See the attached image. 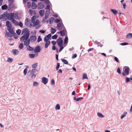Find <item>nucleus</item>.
Here are the masks:
<instances>
[{
	"label": "nucleus",
	"instance_id": "f257e3e1",
	"mask_svg": "<svg viewBox=\"0 0 132 132\" xmlns=\"http://www.w3.org/2000/svg\"><path fill=\"white\" fill-rule=\"evenodd\" d=\"M36 69H32V70H29L28 72V74L30 77L33 78H35L36 76Z\"/></svg>",
	"mask_w": 132,
	"mask_h": 132
},
{
	"label": "nucleus",
	"instance_id": "f03ea898",
	"mask_svg": "<svg viewBox=\"0 0 132 132\" xmlns=\"http://www.w3.org/2000/svg\"><path fill=\"white\" fill-rule=\"evenodd\" d=\"M14 13H7L6 12V17H7L9 20H12L13 19H14Z\"/></svg>",
	"mask_w": 132,
	"mask_h": 132
},
{
	"label": "nucleus",
	"instance_id": "7ed1b4c3",
	"mask_svg": "<svg viewBox=\"0 0 132 132\" xmlns=\"http://www.w3.org/2000/svg\"><path fill=\"white\" fill-rule=\"evenodd\" d=\"M23 33H24V35L27 36V37H29L30 31L27 28H25L23 29L21 34H22Z\"/></svg>",
	"mask_w": 132,
	"mask_h": 132
},
{
	"label": "nucleus",
	"instance_id": "20e7f679",
	"mask_svg": "<svg viewBox=\"0 0 132 132\" xmlns=\"http://www.w3.org/2000/svg\"><path fill=\"white\" fill-rule=\"evenodd\" d=\"M57 43L59 46H63V41L61 37H60L57 40Z\"/></svg>",
	"mask_w": 132,
	"mask_h": 132
},
{
	"label": "nucleus",
	"instance_id": "39448f33",
	"mask_svg": "<svg viewBox=\"0 0 132 132\" xmlns=\"http://www.w3.org/2000/svg\"><path fill=\"white\" fill-rule=\"evenodd\" d=\"M42 82L45 84H46L48 82V79L45 77H43L42 78Z\"/></svg>",
	"mask_w": 132,
	"mask_h": 132
},
{
	"label": "nucleus",
	"instance_id": "423d86ee",
	"mask_svg": "<svg viewBox=\"0 0 132 132\" xmlns=\"http://www.w3.org/2000/svg\"><path fill=\"white\" fill-rule=\"evenodd\" d=\"M38 6L39 9H42L44 7V5L43 3L40 2L38 4Z\"/></svg>",
	"mask_w": 132,
	"mask_h": 132
},
{
	"label": "nucleus",
	"instance_id": "0eeeda50",
	"mask_svg": "<svg viewBox=\"0 0 132 132\" xmlns=\"http://www.w3.org/2000/svg\"><path fill=\"white\" fill-rule=\"evenodd\" d=\"M40 48L39 46H37L35 48V50H34V52H35L39 53L40 51Z\"/></svg>",
	"mask_w": 132,
	"mask_h": 132
},
{
	"label": "nucleus",
	"instance_id": "6e6552de",
	"mask_svg": "<svg viewBox=\"0 0 132 132\" xmlns=\"http://www.w3.org/2000/svg\"><path fill=\"white\" fill-rule=\"evenodd\" d=\"M29 37H27V36H26V35H24L20 38V41L21 42H23L24 40H27V39L29 38Z\"/></svg>",
	"mask_w": 132,
	"mask_h": 132
},
{
	"label": "nucleus",
	"instance_id": "1a4fd4ad",
	"mask_svg": "<svg viewBox=\"0 0 132 132\" xmlns=\"http://www.w3.org/2000/svg\"><path fill=\"white\" fill-rule=\"evenodd\" d=\"M30 38L31 39V42L32 43L35 42L36 39V37L35 36H31L30 37Z\"/></svg>",
	"mask_w": 132,
	"mask_h": 132
},
{
	"label": "nucleus",
	"instance_id": "9d476101",
	"mask_svg": "<svg viewBox=\"0 0 132 132\" xmlns=\"http://www.w3.org/2000/svg\"><path fill=\"white\" fill-rule=\"evenodd\" d=\"M129 67H127L125 69V70L124 71V73H125L126 75H128L129 74Z\"/></svg>",
	"mask_w": 132,
	"mask_h": 132
},
{
	"label": "nucleus",
	"instance_id": "9b49d317",
	"mask_svg": "<svg viewBox=\"0 0 132 132\" xmlns=\"http://www.w3.org/2000/svg\"><path fill=\"white\" fill-rule=\"evenodd\" d=\"M32 23H33L32 25L33 27H34L37 25H38L39 24V21L38 20H37L36 21H34V22Z\"/></svg>",
	"mask_w": 132,
	"mask_h": 132
},
{
	"label": "nucleus",
	"instance_id": "f8f14e48",
	"mask_svg": "<svg viewBox=\"0 0 132 132\" xmlns=\"http://www.w3.org/2000/svg\"><path fill=\"white\" fill-rule=\"evenodd\" d=\"M12 52L14 55H17L19 53V51L16 49H15L12 51Z\"/></svg>",
	"mask_w": 132,
	"mask_h": 132
},
{
	"label": "nucleus",
	"instance_id": "ddd939ff",
	"mask_svg": "<svg viewBox=\"0 0 132 132\" xmlns=\"http://www.w3.org/2000/svg\"><path fill=\"white\" fill-rule=\"evenodd\" d=\"M57 28L59 30H61L62 29V26L61 23H58L57 24Z\"/></svg>",
	"mask_w": 132,
	"mask_h": 132
},
{
	"label": "nucleus",
	"instance_id": "4468645a",
	"mask_svg": "<svg viewBox=\"0 0 132 132\" xmlns=\"http://www.w3.org/2000/svg\"><path fill=\"white\" fill-rule=\"evenodd\" d=\"M12 21L15 26H19L18 22L16 20H15L14 19H13Z\"/></svg>",
	"mask_w": 132,
	"mask_h": 132
},
{
	"label": "nucleus",
	"instance_id": "2eb2a0df",
	"mask_svg": "<svg viewBox=\"0 0 132 132\" xmlns=\"http://www.w3.org/2000/svg\"><path fill=\"white\" fill-rule=\"evenodd\" d=\"M37 7L36 4L34 2H32V3L31 8L33 9H36Z\"/></svg>",
	"mask_w": 132,
	"mask_h": 132
},
{
	"label": "nucleus",
	"instance_id": "dca6fc26",
	"mask_svg": "<svg viewBox=\"0 0 132 132\" xmlns=\"http://www.w3.org/2000/svg\"><path fill=\"white\" fill-rule=\"evenodd\" d=\"M45 11L44 10H41L39 11V14L40 16H43L44 14Z\"/></svg>",
	"mask_w": 132,
	"mask_h": 132
},
{
	"label": "nucleus",
	"instance_id": "f3484780",
	"mask_svg": "<svg viewBox=\"0 0 132 132\" xmlns=\"http://www.w3.org/2000/svg\"><path fill=\"white\" fill-rule=\"evenodd\" d=\"M7 30L11 34H12L14 33V30L11 28V27H9V28H7Z\"/></svg>",
	"mask_w": 132,
	"mask_h": 132
},
{
	"label": "nucleus",
	"instance_id": "a211bd4d",
	"mask_svg": "<svg viewBox=\"0 0 132 132\" xmlns=\"http://www.w3.org/2000/svg\"><path fill=\"white\" fill-rule=\"evenodd\" d=\"M132 38V33H129L126 36V38L130 39Z\"/></svg>",
	"mask_w": 132,
	"mask_h": 132
},
{
	"label": "nucleus",
	"instance_id": "6ab92c4d",
	"mask_svg": "<svg viewBox=\"0 0 132 132\" xmlns=\"http://www.w3.org/2000/svg\"><path fill=\"white\" fill-rule=\"evenodd\" d=\"M50 44V40H48L47 42H46L45 44V47L46 48H47Z\"/></svg>",
	"mask_w": 132,
	"mask_h": 132
},
{
	"label": "nucleus",
	"instance_id": "aec40b11",
	"mask_svg": "<svg viewBox=\"0 0 132 132\" xmlns=\"http://www.w3.org/2000/svg\"><path fill=\"white\" fill-rule=\"evenodd\" d=\"M6 26L7 27V28H9V27H11V25L10 24V22L9 21H6Z\"/></svg>",
	"mask_w": 132,
	"mask_h": 132
},
{
	"label": "nucleus",
	"instance_id": "412c9836",
	"mask_svg": "<svg viewBox=\"0 0 132 132\" xmlns=\"http://www.w3.org/2000/svg\"><path fill=\"white\" fill-rule=\"evenodd\" d=\"M6 17V12L4 13L3 14H1L0 16V20Z\"/></svg>",
	"mask_w": 132,
	"mask_h": 132
},
{
	"label": "nucleus",
	"instance_id": "4be33fe9",
	"mask_svg": "<svg viewBox=\"0 0 132 132\" xmlns=\"http://www.w3.org/2000/svg\"><path fill=\"white\" fill-rule=\"evenodd\" d=\"M29 19L28 18H27L25 20V24L26 26H27L29 24Z\"/></svg>",
	"mask_w": 132,
	"mask_h": 132
},
{
	"label": "nucleus",
	"instance_id": "5701e85b",
	"mask_svg": "<svg viewBox=\"0 0 132 132\" xmlns=\"http://www.w3.org/2000/svg\"><path fill=\"white\" fill-rule=\"evenodd\" d=\"M27 47V50L30 51H32L34 50V49L33 47H31L30 45L28 46Z\"/></svg>",
	"mask_w": 132,
	"mask_h": 132
},
{
	"label": "nucleus",
	"instance_id": "b1692460",
	"mask_svg": "<svg viewBox=\"0 0 132 132\" xmlns=\"http://www.w3.org/2000/svg\"><path fill=\"white\" fill-rule=\"evenodd\" d=\"M56 30L54 28L52 27L51 28V32L52 34H54L56 31Z\"/></svg>",
	"mask_w": 132,
	"mask_h": 132
},
{
	"label": "nucleus",
	"instance_id": "393cba45",
	"mask_svg": "<svg viewBox=\"0 0 132 132\" xmlns=\"http://www.w3.org/2000/svg\"><path fill=\"white\" fill-rule=\"evenodd\" d=\"M8 8V6L6 4L2 6V9L3 10H6Z\"/></svg>",
	"mask_w": 132,
	"mask_h": 132
},
{
	"label": "nucleus",
	"instance_id": "a878e982",
	"mask_svg": "<svg viewBox=\"0 0 132 132\" xmlns=\"http://www.w3.org/2000/svg\"><path fill=\"white\" fill-rule=\"evenodd\" d=\"M38 65V63H36L32 65V67L33 68L32 69H36L35 68L37 67Z\"/></svg>",
	"mask_w": 132,
	"mask_h": 132
},
{
	"label": "nucleus",
	"instance_id": "bb28decb",
	"mask_svg": "<svg viewBox=\"0 0 132 132\" xmlns=\"http://www.w3.org/2000/svg\"><path fill=\"white\" fill-rule=\"evenodd\" d=\"M127 113L126 112H124L123 114L121 115L120 118L121 119H123L124 117L126 116Z\"/></svg>",
	"mask_w": 132,
	"mask_h": 132
},
{
	"label": "nucleus",
	"instance_id": "cd10ccee",
	"mask_svg": "<svg viewBox=\"0 0 132 132\" xmlns=\"http://www.w3.org/2000/svg\"><path fill=\"white\" fill-rule=\"evenodd\" d=\"M68 42V37H65V39L64 40V44H67Z\"/></svg>",
	"mask_w": 132,
	"mask_h": 132
},
{
	"label": "nucleus",
	"instance_id": "c85d7f7f",
	"mask_svg": "<svg viewBox=\"0 0 132 132\" xmlns=\"http://www.w3.org/2000/svg\"><path fill=\"white\" fill-rule=\"evenodd\" d=\"M111 11L114 15H116L118 13V11L114 9H111Z\"/></svg>",
	"mask_w": 132,
	"mask_h": 132
},
{
	"label": "nucleus",
	"instance_id": "c756f323",
	"mask_svg": "<svg viewBox=\"0 0 132 132\" xmlns=\"http://www.w3.org/2000/svg\"><path fill=\"white\" fill-rule=\"evenodd\" d=\"M14 16L15 19L17 20H19L20 19V18L18 16V13H15Z\"/></svg>",
	"mask_w": 132,
	"mask_h": 132
},
{
	"label": "nucleus",
	"instance_id": "7c9ffc66",
	"mask_svg": "<svg viewBox=\"0 0 132 132\" xmlns=\"http://www.w3.org/2000/svg\"><path fill=\"white\" fill-rule=\"evenodd\" d=\"M54 19V18L53 17H51L49 19V21L50 24H52V23Z\"/></svg>",
	"mask_w": 132,
	"mask_h": 132
},
{
	"label": "nucleus",
	"instance_id": "2f4dec72",
	"mask_svg": "<svg viewBox=\"0 0 132 132\" xmlns=\"http://www.w3.org/2000/svg\"><path fill=\"white\" fill-rule=\"evenodd\" d=\"M82 79H88L87 75L86 73H84L82 75Z\"/></svg>",
	"mask_w": 132,
	"mask_h": 132
},
{
	"label": "nucleus",
	"instance_id": "473e14b6",
	"mask_svg": "<svg viewBox=\"0 0 132 132\" xmlns=\"http://www.w3.org/2000/svg\"><path fill=\"white\" fill-rule=\"evenodd\" d=\"M62 62L64 64H68V62L67 61L64 59H61Z\"/></svg>",
	"mask_w": 132,
	"mask_h": 132
},
{
	"label": "nucleus",
	"instance_id": "72a5a7b5",
	"mask_svg": "<svg viewBox=\"0 0 132 132\" xmlns=\"http://www.w3.org/2000/svg\"><path fill=\"white\" fill-rule=\"evenodd\" d=\"M29 44V42H28L27 40H25L24 42V44L26 46H28L29 45H28Z\"/></svg>",
	"mask_w": 132,
	"mask_h": 132
},
{
	"label": "nucleus",
	"instance_id": "f704fd0d",
	"mask_svg": "<svg viewBox=\"0 0 132 132\" xmlns=\"http://www.w3.org/2000/svg\"><path fill=\"white\" fill-rule=\"evenodd\" d=\"M13 59L12 58L10 57H8L7 60V61L9 62H11L13 61Z\"/></svg>",
	"mask_w": 132,
	"mask_h": 132
},
{
	"label": "nucleus",
	"instance_id": "c9c22d12",
	"mask_svg": "<svg viewBox=\"0 0 132 132\" xmlns=\"http://www.w3.org/2000/svg\"><path fill=\"white\" fill-rule=\"evenodd\" d=\"M29 57L31 58V59H33L34 58L35 56V54H29Z\"/></svg>",
	"mask_w": 132,
	"mask_h": 132
},
{
	"label": "nucleus",
	"instance_id": "e433bc0d",
	"mask_svg": "<svg viewBox=\"0 0 132 132\" xmlns=\"http://www.w3.org/2000/svg\"><path fill=\"white\" fill-rule=\"evenodd\" d=\"M97 116L103 118L104 117V116L101 113L98 112L97 113Z\"/></svg>",
	"mask_w": 132,
	"mask_h": 132
},
{
	"label": "nucleus",
	"instance_id": "4c0bfd02",
	"mask_svg": "<svg viewBox=\"0 0 132 132\" xmlns=\"http://www.w3.org/2000/svg\"><path fill=\"white\" fill-rule=\"evenodd\" d=\"M55 109L56 110H59L60 109V106L59 104H57L56 105Z\"/></svg>",
	"mask_w": 132,
	"mask_h": 132
},
{
	"label": "nucleus",
	"instance_id": "58836bf2",
	"mask_svg": "<svg viewBox=\"0 0 132 132\" xmlns=\"http://www.w3.org/2000/svg\"><path fill=\"white\" fill-rule=\"evenodd\" d=\"M95 43L97 45V46H100L101 47L102 46V44L96 41H95Z\"/></svg>",
	"mask_w": 132,
	"mask_h": 132
},
{
	"label": "nucleus",
	"instance_id": "ea45409f",
	"mask_svg": "<svg viewBox=\"0 0 132 132\" xmlns=\"http://www.w3.org/2000/svg\"><path fill=\"white\" fill-rule=\"evenodd\" d=\"M19 47L20 49H23V43H20L19 45Z\"/></svg>",
	"mask_w": 132,
	"mask_h": 132
},
{
	"label": "nucleus",
	"instance_id": "a19ab883",
	"mask_svg": "<svg viewBox=\"0 0 132 132\" xmlns=\"http://www.w3.org/2000/svg\"><path fill=\"white\" fill-rule=\"evenodd\" d=\"M61 31H62L61 34V36H63L65 35V31L64 30H62Z\"/></svg>",
	"mask_w": 132,
	"mask_h": 132
},
{
	"label": "nucleus",
	"instance_id": "79ce46f5",
	"mask_svg": "<svg viewBox=\"0 0 132 132\" xmlns=\"http://www.w3.org/2000/svg\"><path fill=\"white\" fill-rule=\"evenodd\" d=\"M6 35H7L9 37H12L13 36L12 35H11V34H10L7 32H6Z\"/></svg>",
	"mask_w": 132,
	"mask_h": 132
},
{
	"label": "nucleus",
	"instance_id": "37998d69",
	"mask_svg": "<svg viewBox=\"0 0 132 132\" xmlns=\"http://www.w3.org/2000/svg\"><path fill=\"white\" fill-rule=\"evenodd\" d=\"M38 85V83L37 82L34 81L33 85L34 86H37Z\"/></svg>",
	"mask_w": 132,
	"mask_h": 132
},
{
	"label": "nucleus",
	"instance_id": "c03bdc74",
	"mask_svg": "<svg viewBox=\"0 0 132 132\" xmlns=\"http://www.w3.org/2000/svg\"><path fill=\"white\" fill-rule=\"evenodd\" d=\"M21 30L20 29H18L16 31V33L18 35H19L21 32Z\"/></svg>",
	"mask_w": 132,
	"mask_h": 132
},
{
	"label": "nucleus",
	"instance_id": "a18cd8bd",
	"mask_svg": "<svg viewBox=\"0 0 132 132\" xmlns=\"http://www.w3.org/2000/svg\"><path fill=\"white\" fill-rule=\"evenodd\" d=\"M12 4H9V6H8V10L9 11H10V10H11V9L12 8Z\"/></svg>",
	"mask_w": 132,
	"mask_h": 132
},
{
	"label": "nucleus",
	"instance_id": "49530a36",
	"mask_svg": "<svg viewBox=\"0 0 132 132\" xmlns=\"http://www.w3.org/2000/svg\"><path fill=\"white\" fill-rule=\"evenodd\" d=\"M57 37V35H55L52 37V38L53 39H56Z\"/></svg>",
	"mask_w": 132,
	"mask_h": 132
},
{
	"label": "nucleus",
	"instance_id": "de8ad7c7",
	"mask_svg": "<svg viewBox=\"0 0 132 132\" xmlns=\"http://www.w3.org/2000/svg\"><path fill=\"white\" fill-rule=\"evenodd\" d=\"M36 16H32V22H33L34 21H35V20L36 19Z\"/></svg>",
	"mask_w": 132,
	"mask_h": 132
},
{
	"label": "nucleus",
	"instance_id": "09e8293b",
	"mask_svg": "<svg viewBox=\"0 0 132 132\" xmlns=\"http://www.w3.org/2000/svg\"><path fill=\"white\" fill-rule=\"evenodd\" d=\"M50 12V10H47L46 11L45 14V15H46L49 16Z\"/></svg>",
	"mask_w": 132,
	"mask_h": 132
},
{
	"label": "nucleus",
	"instance_id": "8fccbe9b",
	"mask_svg": "<svg viewBox=\"0 0 132 132\" xmlns=\"http://www.w3.org/2000/svg\"><path fill=\"white\" fill-rule=\"evenodd\" d=\"M60 67V63H57V65L56 67V70H57L59 69Z\"/></svg>",
	"mask_w": 132,
	"mask_h": 132
},
{
	"label": "nucleus",
	"instance_id": "3c124183",
	"mask_svg": "<svg viewBox=\"0 0 132 132\" xmlns=\"http://www.w3.org/2000/svg\"><path fill=\"white\" fill-rule=\"evenodd\" d=\"M27 71V68H26L24 69L23 71V73L24 75H25L26 74Z\"/></svg>",
	"mask_w": 132,
	"mask_h": 132
},
{
	"label": "nucleus",
	"instance_id": "603ef678",
	"mask_svg": "<svg viewBox=\"0 0 132 132\" xmlns=\"http://www.w3.org/2000/svg\"><path fill=\"white\" fill-rule=\"evenodd\" d=\"M29 11L31 14L36 13V12L35 11L32 10H30Z\"/></svg>",
	"mask_w": 132,
	"mask_h": 132
},
{
	"label": "nucleus",
	"instance_id": "864d4df0",
	"mask_svg": "<svg viewBox=\"0 0 132 132\" xmlns=\"http://www.w3.org/2000/svg\"><path fill=\"white\" fill-rule=\"evenodd\" d=\"M27 7L28 8H30L31 6V4L30 3L28 2L27 3Z\"/></svg>",
	"mask_w": 132,
	"mask_h": 132
},
{
	"label": "nucleus",
	"instance_id": "5fc2aeb1",
	"mask_svg": "<svg viewBox=\"0 0 132 132\" xmlns=\"http://www.w3.org/2000/svg\"><path fill=\"white\" fill-rule=\"evenodd\" d=\"M60 48L59 50V52H61L62 50L64 48V47H63V46H59Z\"/></svg>",
	"mask_w": 132,
	"mask_h": 132
},
{
	"label": "nucleus",
	"instance_id": "6e6d98bb",
	"mask_svg": "<svg viewBox=\"0 0 132 132\" xmlns=\"http://www.w3.org/2000/svg\"><path fill=\"white\" fill-rule=\"evenodd\" d=\"M130 81V78H129L128 77H126V82L127 83V82H129V81Z\"/></svg>",
	"mask_w": 132,
	"mask_h": 132
},
{
	"label": "nucleus",
	"instance_id": "4d7b16f0",
	"mask_svg": "<svg viewBox=\"0 0 132 132\" xmlns=\"http://www.w3.org/2000/svg\"><path fill=\"white\" fill-rule=\"evenodd\" d=\"M42 40V39L40 36H39L37 39V42H39Z\"/></svg>",
	"mask_w": 132,
	"mask_h": 132
},
{
	"label": "nucleus",
	"instance_id": "13d9d810",
	"mask_svg": "<svg viewBox=\"0 0 132 132\" xmlns=\"http://www.w3.org/2000/svg\"><path fill=\"white\" fill-rule=\"evenodd\" d=\"M128 44V43H126V42L122 43L120 44V45H122V46L126 45H127Z\"/></svg>",
	"mask_w": 132,
	"mask_h": 132
},
{
	"label": "nucleus",
	"instance_id": "bf43d9fd",
	"mask_svg": "<svg viewBox=\"0 0 132 132\" xmlns=\"http://www.w3.org/2000/svg\"><path fill=\"white\" fill-rule=\"evenodd\" d=\"M49 39V38H48L46 36V37H45L44 38V41L45 42H47L48 41V40Z\"/></svg>",
	"mask_w": 132,
	"mask_h": 132
},
{
	"label": "nucleus",
	"instance_id": "052dcab7",
	"mask_svg": "<svg viewBox=\"0 0 132 132\" xmlns=\"http://www.w3.org/2000/svg\"><path fill=\"white\" fill-rule=\"evenodd\" d=\"M13 36L15 39H16L17 38L18 36L16 35V33H15L14 34H13Z\"/></svg>",
	"mask_w": 132,
	"mask_h": 132
},
{
	"label": "nucleus",
	"instance_id": "680f3d73",
	"mask_svg": "<svg viewBox=\"0 0 132 132\" xmlns=\"http://www.w3.org/2000/svg\"><path fill=\"white\" fill-rule=\"evenodd\" d=\"M8 1L9 4H12L14 2V0H9Z\"/></svg>",
	"mask_w": 132,
	"mask_h": 132
},
{
	"label": "nucleus",
	"instance_id": "e2e57ef3",
	"mask_svg": "<svg viewBox=\"0 0 132 132\" xmlns=\"http://www.w3.org/2000/svg\"><path fill=\"white\" fill-rule=\"evenodd\" d=\"M50 5H47L46 6L45 8V9H48L49 10H50Z\"/></svg>",
	"mask_w": 132,
	"mask_h": 132
},
{
	"label": "nucleus",
	"instance_id": "0e129e2a",
	"mask_svg": "<svg viewBox=\"0 0 132 132\" xmlns=\"http://www.w3.org/2000/svg\"><path fill=\"white\" fill-rule=\"evenodd\" d=\"M52 36V35L51 34H48V35L46 36L49 39Z\"/></svg>",
	"mask_w": 132,
	"mask_h": 132
},
{
	"label": "nucleus",
	"instance_id": "69168bd1",
	"mask_svg": "<svg viewBox=\"0 0 132 132\" xmlns=\"http://www.w3.org/2000/svg\"><path fill=\"white\" fill-rule=\"evenodd\" d=\"M44 1L45 4H49L50 2L49 0H45Z\"/></svg>",
	"mask_w": 132,
	"mask_h": 132
},
{
	"label": "nucleus",
	"instance_id": "338daca9",
	"mask_svg": "<svg viewBox=\"0 0 132 132\" xmlns=\"http://www.w3.org/2000/svg\"><path fill=\"white\" fill-rule=\"evenodd\" d=\"M82 98H83V97H81L78 98L76 99V101H79V100H81Z\"/></svg>",
	"mask_w": 132,
	"mask_h": 132
},
{
	"label": "nucleus",
	"instance_id": "774afa93",
	"mask_svg": "<svg viewBox=\"0 0 132 132\" xmlns=\"http://www.w3.org/2000/svg\"><path fill=\"white\" fill-rule=\"evenodd\" d=\"M19 25L20 27H22L23 26V24L21 22H19Z\"/></svg>",
	"mask_w": 132,
	"mask_h": 132
}]
</instances>
